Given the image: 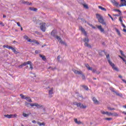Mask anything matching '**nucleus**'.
<instances>
[{"label":"nucleus","mask_w":126,"mask_h":126,"mask_svg":"<svg viewBox=\"0 0 126 126\" xmlns=\"http://www.w3.org/2000/svg\"><path fill=\"white\" fill-rule=\"evenodd\" d=\"M100 113L102 115H106V116H108V117H110V116H112V117H119V114L115 112L112 113L111 112H109L108 111L101 110Z\"/></svg>","instance_id":"f257e3e1"},{"label":"nucleus","mask_w":126,"mask_h":126,"mask_svg":"<svg viewBox=\"0 0 126 126\" xmlns=\"http://www.w3.org/2000/svg\"><path fill=\"white\" fill-rule=\"evenodd\" d=\"M96 18L97 19L98 22L100 23V24L107 26V24H106V22H105V20H104L102 15L99 14H96Z\"/></svg>","instance_id":"f03ea898"},{"label":"nucleus","mask_w":126,"mask_h":126,"mask_svg":"<svg viewBox=\"0 0 126 126\" xmlns=\"http://www.w3.org/2000/svg\"><path fill=\"white\" fill-rule=\"evenodd\" d=\"M51 36H53V37H55V38H56V39H57L58 41H59V42L60 43H61V44H63V40H62V38L61 37H60V36H58L57 35V31H56L53 30L52 32Z\"/></svg>","instance_id":"7ed1b4c3"},{"label":"nucleus","mask_w":126,"mask_h":126,"mask_svg":"<svg viewBox=\"0 0 126 126\" xmlns=\"http://www.w3.org/2000/svg\"><path fill=\"white\" fill-rule=\"evenodd\" d=\"M25 105L27 106V107H30V106H31L32 107H37V108H42V105H40V104H38V103H28L27 102H26L25 103Z\"/></svg>","instance_id":"20e7f679"},{"label":"nucleus","mask_w":126,"mask_h":126,"mask_svg":"<svg viewBox=\"0 0 126 126\" xmlns=\"http://www.w3.org/2000/svg\"><path fill=\"white\" fill-rule=\"evenodd\" d=\"M108 62L110 65H111V66H112V67L113 69H114V70H116V71H119V69L118 68V67H116V66L115 65V64L114 63H112L109 59H108Z\"/></svg>","instance_id":"39448f33"},{"label":"nucleus","mask_w":126,"mask_h":126,"mask_svg":"<svg viewBox=\"0 0 126 126\" xmlns=\"http://www.w3.org/2000/svg\"><path fill=\"white\" fill-rule=\"evenodd\" d=\"M40 29L42 32H45L46 31V23H42L40 24Z\"/></svg>","instance_id":"423d86ee"},{"label":"nucleus","mask_w":126,"mask_h":126,"mask_svg":"<svg viewBox=\"0 0 126 126\" xmlns=\"http://www.w3.org/2000/svg\"><path fill=\"white\" fill-rule=\"evenodd\" d=\"M22 64H23V66H25V65H27V64H30L31 69H33V64L31 63V61L25 62Z\"/></svg>","instance_id":"0eeeda50"},{"label":"nucleus","mask_w":126,"mask_h":126,"mask_svg":"<svg viewBox=\"0 0 126 126\" xmlns=\"http://www.w3.org/2000/svg\"><path fill=\"white\" fill-rule=\"evenodd\" d=\"M83 41L85 42V46L86 47L91 48V46L88 44V42H89V39L88 38H84Z\"/></svg>","instance_id":"6e6552de"},{"label":"nucleus","mask_w":126,"mask_h":126,"mask_svg":"<svg viewBox=\"0 0 126 126\" xmlns=\"http://www.w3.org/2000/svg\"><path fill=\"white\" fill-rule=\"evenodd\" d=\"M4 117H5V118H7V119H11L12 118H15L17 117V115L16 114L4 115Z\"/></svg>","instance_id":"1a4fd4ad"},{"label":"nucleus","mask_w":126,"mask_h":126,"mask_svg":"<svg viewBox=\"0 0 126 126\" xmlns=\"http://www.w3.org/2000/svg\"><path fill=\"white\" fill-rule=\"evenodd\" d=\"M76 105L77 107L81 108V109H86L87 108V106L81 104L80 103H76Z\"/></svg>","instance_id":"9d476101"},{"label":"nucleus","mask_w":126,"mask_h":126,"mask_svg":"<svg viewBox=\"0 0 126 126\" xmlns=\"http://www.w3.org/2000/svg\"><path fill=\"white\" fill-rule=\"evenodd\" d=\"M122 6H126V0H121V3L119 7H122Z\"/></svg>","instance_id":"9b49d317"},{"label":"nucleus","mask_w":126,"mask_h":126,"mask_svg":"<svg viewBox=\"0 0 126 126\" xmlns=\"http://www.w3.org/2000/svg\"><path fill=\"white\" fill-rule=\"evenodd\" d=\"M96 27L98 29V30H99V31H100V32H101L102 33H104L105 32V30L104 29V28H102L101 25H96Z\"/></svg>","instance_id":"f8f14e48"},{"label":"nucleus","mask_w":126,"mask_h":126,"mask_svg":"<svg viewBox=\"0 0 126 126\" xmlns=\"http://www.w3.org/2000/svg\"><path fill=\"white\" fill-rule=\"evenodd\" d=\"M111 2H112V3H113V4L115 5V6H116V7H119V3L115 0H111Z\"/></svg>","instance_id":"ddd939ff"},{"label":"nucleus","mask_w":126,"mask_h":126,"mask_svg":"<svg viewBox=\"0 0 126 126\" xmlns=\"http://www.w3.org/2000/svg\"><path fill=\"white\" fill-rule=\"evenodd\" d=\"M79 29L81 31V32H82V33L84 34L85 36H87V33L85 31V30H84V29L82 28V27H80Z\"/></svg>","instance_id":"4468645a"},{"label":"nucleus","mask_w":126,"mask_h":126,"mask_svg":"<svg viewBox=\"0 0 126 126\" xmlns=\"http://www.w3.org/2000/svg\"><path fill=\"white\" fill-rule=\"evenodd\" d=\"M73 72L75 74H82V71H78L77 70H73Z\"/></svg>","instance_id":"2eb2a0df"},{"label":"nucleus","mask_w":126,"mask_h":126,"mask_svg":"<svg viewBox=\"0 0 126 126\" xmlns=\"http://www.w3.org/2000/svg\"><path fill=\"white\" fill-rule=\"evenodd\" d=\"M93 101L94 103V104H99V101L97 100V98H96L95 97H94L93 98Z\"/></svg>","instance_id":"dca6fc26"},{"label":"nucleus","mask_w":126,"mask_h":126,"mask_svg":"<svg viewBox=\"0 0 126 126\" xmlns=\"http://www.w3.org/2000/svg\"><path fill=\"white\" fill-rule=\"evenodd\" d=\"M74 121L75 124H77V125H81V124H82V122H81V121H77V119H74Z\"/></svg>","instance_id":"f3484780"},{"label":"nucleus","mask_w":126,"mask_h":126,"mask_svg":"<svg viewBox=\"0 0 126 126\" xmlns=\"http://www.w3.org/2000/svg\"><path fill=\"white\" fill-rule=\"evenodd\" d=\"M85 66L87 67V68L88 69V70H92V67H91L89 64H85Z\"/></svg>","instance_id":"a211bd4d"},{"label":"nucleus","mask_w":126,"mask_h":126,"mask_svg":"<svg viewBox=\"0 0 126 126\" xmlns=\"http://www.w3.org/2000/svg\"><path fill=\"white\" fill-rule=\"evenodd\" d=\"M39 57H40V58H41V59H42V60H43V61H46L47 60V59H46V57L44 55L39 54Z\"/></svg>","instance_id":"6ab92c4d"},{"label":"nucleus","mask_w":126,"mask_h":126,"mask_svg":"<svg viewBox=\"0 0 126 126\" xmlns=\"http://www.w3.org/2000/svg\"><path fill=\"white\" fill-rule=\"evenodd\" d=\"M22 3H24L25 4H27L28 5H30V4H31V3L28 1H25V0H22Z\"/></svg>","instance_id":"aec40b11"},{"label":"nucleus","mask_w":126,"mask_h":126,"mask_svg":"<svg viewBox=\"0 0 126 126\" xmlns=\"http://www.w3.org/2000/svg\"><path fill=\"white\" fill-rule=\"evenodd\" d=\"M25 100H26L28 102H32V100L31 99V98L30 97H26Z\"/></svg>","instance_id":"412c9836"},{"label":"nucleus","mask_w":126,"mask_h":126,"mask_svg":"<svg viewBox=\"0 0 126 126\" xmlns=\"http://www.w3.org/2000/svg\"><path fill=\"white\" fill-rule=\"evenodd\" d=\"M98 8H99L101 10H103V11H107V9L106 8L102 7V6H98Z\"/></svg>","instance_id":"4be33fe9"},{"label":"nucleus","mask_w":126,"mask_h":126,"mask_svg":"<svg viewBox=\"0 0 126 126\" xmlns=\"http://www.w3.org/2000/svg\"><path fill=\"white\" fill-rule=\"evenodd\" d=\"M54 91V89L53 88H52L49 91V95H52V94H53Z\"/></svg>","instance_id":"5701e85b"},{"label":"nucleus","mask_w":126,"mask_h":126,"mask_svg":"<svg viewBox=\"0 0 126 126\" xmlns=\"http://www.w3.org/2000/svg\"><path fill=\"white\" fill-rule=\"evenodd\" d=\"M29 9L32 11H37V10H38V9L34 7H30Z\"/></svg>","instance_id":"b1692460"},{"label":"nucleus","mask_w":126,"mask_h":126,"mask_svg":"<svg viewBox=\"0 0 126 126\" xmlns=\"http://www.w3.org/2000/svg\"><path fill=\"white\" fill-rule=\"evenodd\" d=\"M107 109L109 111H115V110H116V109H115L114 108H111L110 106L107 107Z\"/></svg>","instance_id":"393cba45"},{"label":"nucleus","mask_w":126,"mask_h":126,"mask_svg":"<svg viewBox=\"0 0 126 126\" xmlns=\"http://www.w3.org/2000/svg\"><path fill=\"white\" fill-rule=\"evenodd\" d=\"M115 30L117 33H118V34L119 35V36H122V34H121V32L118 29H116Z\"/></svg>","instance_id":"a878e982"},{"label":"nucleus","mask_w":126,"mask_h":126,"mask_svg":"<svg viewBox=\"0 0 126 126\" xmlns=\"http://www.w3.org/2000/svg\"><path fill=\"white\" fill-rule=\"evenodd\" d=\"M23 116L25 118H27V117H29V114H26L25 113H23Z\"/></svg>","instance_id":"bb28decb"},{"label":"nucleus","mask_w":126,"mask_h":126,"mask_svg":"<svg viewBox=\"0 0 126 126\" xmlns=\"http://www.w3.org/2000/svg\"><path fill=\"white\" fill-rule=\"evenodd\" d=\"M83 5L85 8H86V9H88L89 8L87 4H83Z\"/></svg>","instance_id":"cd10ccee"},{"label":"nucleus","mask_w":126,"mask_h":126,"mask_svg":"<svg viewBox=\"0 0 126 126\" xmlns=\"http://www.w3.org/2000/svg\"><path fill=\"white\" fill-rule=\"evenodd\" d=\"M120 53H121L122 56H123V57H124V58H125V59H126V55H125V54H124V52H123V51L120 50Z\"/></svg>","instance_id":"c85d7f7f"},{"label":"nucleus","mask_w":126,"mask_h":126,"mask_svg":"<svg viewBox=\"0 0 126 126\" xmlns=\"http://www.w3.org/2000/svg\"><path fill=\"white\" fill-rule=\"evenodd\" d=\"M119 58H120V59H121V60H122L123 61V62H125V63H126V59H125V58H124V57L121 56H119Z\"/></svg>","instance_id":"c756f323"},{"label":"nucleus","mask_w":126,"mask_h":126,"mask_svg":"<svg viewBox=\"0 0 126 126\" xmlns=\"http://www.w3.org/2000/svg\"><path fill=\"white\" fill-rule=\"evenodd\" d=\"M114 11H117L118 12H120L119 15H121V14H122V12L121 11V10H120L119 9H114Z\"/></svg>","instance_id":"7c9ffc66"},{"label":"nucleus","mask_w":126,"mask_h":126,"mask_svg":"<svg viewBox=\"0 0 126 126\" xmlns=\"http://www.w3.org/2000/svg\"><path fill=\"white\" fill-rule=\"evenodd\" d=\"M82 87H83V88H84L85 90H89V88L88 87H87V86H82Z\"/></svg>","instance_id":"2f4dec72"},{"label":"nucleus","mask_w":126,"mask_h":126,"mask_svg":"<svg viewBox=\"0 0 126 126\" xmlns=\"http://www.w3.org/2000/svg\"><path fill=\"white\" fill-rule=\"evenodd\" d=\"M105 121H112L113 120V118H105Z\"/></svg>","instance_id":"473e14b6"},{"label":"nucleus","mask_w":126,"mask_h":126,"mask_svg":"<svg viewBox=\"0 0 126 126\" xmlns=\"http://www.w3.org/2000/svg\"><path fill=\"white\" fill-rule=\"evenodd\" d=\"M20 96L21 97L22 99H25V98H26V97H25V95H23V94H21Z\"/></svg>","instance_id":"72a5a7b5"},{"label":"nucleus","mask_w":126,"mask_h":126,"mask_svg":"<svg viewBox=\"0 0 126 126\" xmlns=\"http://www.w3.org/2000/svg\"><path fill=\"white\" fill-rule=\"evenodd\" d=\"M32 43H35V44H37V45H39V42L35 40H33Z\"/></svg>","instance_id":"f704fd0d"},{"label":"nucleus","mask_w":126,"mask_h":126,"mask_svg":"<svg viewBox=\"0 0 126 126\" xmlns=\"http://www.w3.org/2000/svg\"><path fill=\"white\" fill-rule=\"evenodd\" d=\"M38 125H39L40 126H45V123H38Z\"/></svg>","instance_id":"c9c22d12"},{"label":"nucleus","mask_w":126,"mask_h":126,"mask_svg":"<svg viewBox=\"0 0 126 126\" xmlns=\"http://www.w3.org/2000/svg\"><path fill=\"white\" fill-rule=\"evenodd\" d=\"M119 21H120L121 24H122L123 23V19H122V17H120L119 18Z\"/></svg>","instance_id":"e433bc0d"},{"label":"nucleus","mask_w":126,"mask_h":126,"mask_svg":"<svg viewBox=\"0 0 126 126\" xmlns=\"http://www.w3.org/2000/svg\"><path fill=\"white\" fill-rule=\"evenodd\" d=\"M24 39H25L26 40H28L29 37H28V36L27 35H25V36H24Z\"/></svg>","instance_id":"4c0bfd02"},{"label":"nucleus","mask_w":126,"mask_h":126,"mask_svg":"<svg viewBox=\"0 0 126 126\" xmlns=\"http://www.w3.org/2000/svg\"><path fill=\"white\" fill-rule=\"evenodd\" d=\"M81 75H82V77L83 79H85V75H84V74H82V73Z\"/></svg>","instance_id":"58836bf2"},{"label":"nucleus","mask_w":126,"mask_h":126,"mask_svg":"<svg viewBox=\"0 0 126 126\" xmlns=\"http://www.w3.org/2000/svg\"><path fill=\"white\" fill-rule=\"evenodd\" d=\"M28 42H30V43H33V40H31V39H28Z\"/></svg>","instance_id":"ea45409f"},{"label":"nucleus","mask_w":126,"mask_h":126,"mask_svg":"<svg viewBox=\"0 0 126 126\" xmlns=\"http://www.w3.org/2000/svg\"><path fill=\"white\" fill-rule=\"evenodd\" d=\"M108 16H109L110 18H111L112 20L114 21V18H112V16H111V15H110V14H108Z\"/></svg>","instance_id":"a19ab883"},{"label":"nucleus","mask_w":126,"mask_h":126,"mask_svg":"<svg viewBox=\"0 0 126 126\" xmlns=\"http://www.w3.org/2000/svg\"><path fill=\"white\" fill-rule=\"evenodd\" d=\"M92 70L93 73H96V71H97V70H96V69H93L92 70Z\"/></svg>","instance_id":"79ce46f5"},{"label":"nucleus","mask_w":126,"mask_h":126,"mask_svg":"<svg viewBox=\"0 0 126 126\" xmlns=\"http://www.w3.org/2000/svg\"><path fill=\"white\" fill-rule=\"evenodd\" d=\"M0 25H1V26H4V25L3 24V23H2V22H0Z\"/></svg>","instance_id":"37998d69"},{"label":"nucleus","mask_w":126,"mask_h":126,"mask_svg":"<svg viewBox=\"0 0 126 126\" xmlns=\"http://www.w3.org/2000/svg\"><path fill=\"white\" fill-rule=\"evenodd\" d=\"M17 25H18V26H19V27H21V25H20V23L17 22Z\"/></svg>","instance_id":"c03bdc74"},{"label":"nucleus","mask_w":126,"mask_h":126,"mask_svg":"<svg viewBox=\"0 0 126 126\" xmlns=\"http://www.w3.org/2000/svg\"><path fill=\"white\" fill-rule=\"evenodd\" d=\"M12 48L13 47L12 46H8V49H9V50H12Z\"/></svg>","instance_id":"a18cd8bd"},{"label":"nucleus","mask_w":126,"mask_h":126,"mask_svg":"<svg viewBox=\"0 0 126 126\" xmlns=\"http://www.w3.org/2000/svg\"><path fill=\"white\" fill-rule=\"evenodd\" d=\"M123 27H124V28H126V25H125V24H124V23L121 24Z\"/></svg>","instance_id":"49530a36"},{"label":"nucleus","mask_w":126,"mask_h":126,"mask_svg":"<svg viewBox=\"0 0 126 126\" xmlns=\"http://www.w3.org/2000/svg\"><path fill=\"white\" fill-rule=\"evenodd\" d=\"M3 48H6L7 49H8V45H3Z\"/></svg>","instance_id":"de8ad7c7"},{"label":"nucleus","mask_w":126,"mask_h":126,"mask_svg":"<svg viewBox=\"0 0 126 126\" xmlns=\"http://www.w3.org/2000/svg\"><path fill=\"white\" fill-rule=\"evenodd\" d=\"M95 73H96V74H100V71H96L95 72Z\"/></svg>","instance_id":"09e8293b"},{"label":"nucleus","mask_w":126,"mask_h":126,"mask_svg":"<svg viewBox=\"0 0 126 126\" xmlns=\"http://www.w3.org/2000/svg\"><path fill=\"white\" fill-rule=\"evenodd\" d=\"M122 113V114H124V115H125V116H126V111H123Z\"/></svg>","instance_id":"8fccbe9b"},{"label":"nucleus","mask_w":126,"mask_h":126,"mask_svg":"<svg viewBox=\"0 0 126 126\" xmlns=\"http://www.w3.org/2000/svg\"><path fill=\"white\" fill-rule=\"evenodd\" d=\"M106 58L107 59H109L110 58V55L108 54L107 55H106Z\"/></svg>","instance_id":"3c124183"},{"label":"nucleus","mask_w":126,"mask_h":126,"mask_svg":"<svg viewBox=\"0 0 126 126\" xmlns=\"http://www.w3.org/2000/svg\"><path fill=\"white\" fill-rule=\"evenodd\" d=\"M61 59V56H58L57 58L58 61H60V59Z\"/></svg>","instance_id":"603ef678"},{"label":"nucleus","mask_w":126,"mask_h":126,"mask_svg":"<svg viewBox=\"0 0 126 126\" xmlns=\"http://www.w3.org/2000/svg\"><path fill=\"white\" fill-rule=\"evenodd\" d=\"M35 54H39V51L37 50H35Z\"/></svg>","instance_id":"864d4df0"},{"label":"nucleus","mask_w":126,"mask_h":126,"mask_svg":"<svg viewBox=\"0 0 126 126\" xmlns=\"http://www.w3.org/2000/svg\"><path fill=\"white\" fill-rule=\"evenodd\" d=\"M115 92L116 93V95H117L118 96H120V94L119 93H117L116 92Z\"/></svg>","instance_id":"5fc2aeb1"},{"label":"nucleus","mask_w":126,"mask_h":126,"mask_svg":"<svg viewBox=\"0 0 126 126\" xmlns=\"http://www.w3.org/2000/svg\"><path fill=\"white\" fill-rule=\"evenodd\" d=\"M32 123H33V124H36V121H35V120H33L32 121Z\"/></svg>","instance_id":"6e6d98bb"},{"label":"nucleus","mask_w":126,"mask_h":126,"mask_svg":"<svg viewBox=\"0 0 126 126\" xmlns=\"http://www.w3.org/2000/svg\"><path fill=\"white\" fill-rule=\"evenodd\" d=\"M22 66H23V64H22L21 65H20L19 66V67L20 68H21V67H22Z\"/></svg>","instance_id":"4d7b16f0"},{"label":"nucleus","mask_w":126,"mask_h":126,"mask_svg":"<svg viewBox=\"0 0 126 126\" xmlns=\"http://www.w3.org/2000/svg\"><path fill=\"white\" fill-rule=\"evenodd\" d=\"M11 50H12V51H13V52H14L15 50V49L14 48L12 47Z\"/></svg>","instance_id":"13d9d810"},{"label":"nucleus","mask_w":126,"mask_h":126,"mask_svg":"<svg viewBox=\"0 0 126 126\" xmlns=\"http://www.w3.org/2000/svg\"><path fill=\"white\" fill-rule=\"evenodd\" d=\"M123 31H124V32H125V33H126V29H124Z\"/></svg>","instance_id":"bf43d9fd"},{"label":"nucleus","mask_w":126,"mask_h":126,"mask_svg":"<svg viewBox=\"0 0 126 126\" xmlns=\"http://www.w3.org/2000/svg\"><path fill=\"white\" fill-rule=\"evenodd\" d=\"M92 28H93V29H96V27H95L94 26H93Z\"/></svg>","instance_id":"052dcab7"},{"label":"nucleus","mask_w":126,"mask_h":126,"mask_svg":"<svg viewBox=\"0 0 126 126\" xmlns=\"http://www.w3.org/2000/svg\"><path fill=\"white\" fill-rule=\"evenodd\" d=\"M5 17H6V16H5V15H3V18H5Z\"/></svg>","instance_id":"680f3d73"},{"label":"nucleus","mask_w":126,"mask_h":126,"mask_svg":"<svg viewBox=\"0 0 126 126\" xmlns=\"http://www.w3.org/2000/svg\"><path fill=\"white\" fill-rule=\"evenodd\" d=\"M14 52L15 53V54H17V51H16V50H15V51H14Z\"/></svg>","instance_id":"e2e57ef3"},{"label":"nucleus","mask_w":126,"mask_h":126,"mask_svg":"<svg viewBox=\"0 0 126 126\" xmlns=\"http://www.w3.org/2000/svg\"><path fill=\"white\" fill-rule=\"evenodd\" d=\"M119 77L120 78H122L123 77L122 76V75H119Z\"/></svg>","instance_id":"0e129e2a"},{"label":"nucleus","mask_w":126,"mask_h":126,"mask_svg":"<svg viewBox=\"0 0 126 126\" xmlns=\"http://www.w3.org/2000/svg\"><path fill=\"white\" fill-rule=\"evenodd\" d=\"M123 80V81H124V82H125V83H126V81L125 80Z\"/></svg>","instance_id":"69168bd1"},{"label":"nucleus","mask_w":126,"mask_h":126,"mask_svg":"<svg viewBox=\"0 0 126 126\" xmlns=\"http://www.w3.org/2000/svg\"><path fill=\"white\" fill-rule=\"evenodd\" d=\"M21 27V31H22L23 30V29L22 28V27Z\"/></svg>","instance_id":"338daca9"},{"label":"nucleus","mask_w":126,"mask_h":126,"mask_svg":"<svg viewBox=\"0 0 126 126\" xmlns=\"http://www.w3.org/2000/svg\"><path fill=\"white\" fill-rule=\"evenodd\" d=\"M123 108H125V109H126V105H124Z\"/></svg>","instance_id":"774afa93"}]
</instances>
